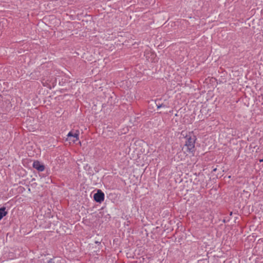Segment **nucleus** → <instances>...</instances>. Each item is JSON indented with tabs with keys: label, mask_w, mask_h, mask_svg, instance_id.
Instances as JSON below:
<instances>
[{
	"label": "nucleus",
	"mask_w": 263,
	"mask_h": 263,
	"mask_svg": "<svg viewBox=\"0 0 263 263\" xmlns=\"http://www.w3.org/2000/svg\"><path fill=\"white\" fill-rule=\"evenodd\" d=\"M186 141L185 146L187 147V151L193 153L195 151V144L196 140V137L193 133H189L185 137Z\"/></svg>",
	"instance_id": "1"
},
{
	"label": "nucleus",
	"mask_w": 263,
	"mask_h": 263,
	"mask_svg": "<svg viewBox=\"0 0 263 263\" xmlns=\"http://www.w3.org/2000/svg\"><path fill=\"white\" fill-rule=\"evenodd\" d=\"M93 198L97 202L101 203L104 200V194L101 190H98L94 194Z\"/></svg>",
	"instance_id": "2"
},
{
	"label": "nucleus",
	"mask_w": 263,
	"mask_h": 263,
	"mask_svg": "<svg viewBox=\"0 0 263 263\" xmlns=\"http://www.w3.org/2000/svg\"><path fill=\"white\" fill-rule=\"evenodd\" d=\"M79 132L78 131H76L74 133L72 132H70L67 135V138L69 140L75 142L79 140Z\"/></svg>",
	"instance_id": "3"
},
{
	"label": "nucleus",
	"mask_w": 263,
	"mask_h": 263,
	"mask_svg": "<svg viewBox=\"0 0 263 263\" xmlns=\"http://www.w3.org/2000/svg\"><path fill=\"white\" fill-rule=\"evenodd\" d=\"M32 166L34 168L39 172H43L45 170V166L38 160L34 161L33 163Z\"/></svg>",
	"instance_id": "4"
},
{
	"label": "nucleus",
	"mask_w": 263,
	"mask_h": 263,
	"mask_svg": "<svg viewBox=\"0 0 263 263\" xmlns=\"http://www.w3.org/2000/svg\"><path fill=\"white\" fill-rule=\"evenodd\" d=\"M5 210V207L0 208V220L7 215V212Z\"/></svg>",
	"instance_id": "5"
},
{
	"label": "nucleus",
	"mask_w": 263,
	"mask_h": 263,
	"mask_svg": "<svg viewBox=\"0 0 263 263\" xmlns=\"http://www.w3.org/2000/svg\"><path fill=\"white\" fill-rule=\"evenodd\" d=\"M48 263H55V261H54V259H50L49 261H48Z\"/></svg>",
	"instance_id": "6"
},
{
	"label": "nucleus",
	"mask_w": 263,
	"mask_h": 263,
	"mask_svg": "<svg viewBox=\"0 0 263 263\" xmlns=\"http://www.w3.org/2000/svg\"><path fill=\"white\" fill-rule=\"evenodd\" d=\"M163 106H164V105H163L162 104H161V105H157V107H158V108H160V107H163Z\"/></svg>",
	"instance_id": "7"
},
{
	"label": "nucleus",
	"mask_w": 263,
	"mask_h": 263,
	"mask_svg": "<svg viewBox=\"0 0 263 263\" xmlns=\"http://www.w3.org/2000/svg\"><path fill=\"white\" fill-rule=\"evenodd\" d=\"M259 162H263V159H260L259 160Z\"/></svg>",
	"instance_id": "8"
},
{
	"label": "nucleus",
	"mask_w": 263,
	"mask_h": 263,
	"mask_svg": "<svg viewBox=\"0 0 263 263\" xmlns=\"http://www.w3.org/2000/svg\"><path fill=\"white\" fill-rule=\"evenodd\" d=\"M55 263H60L59 260H58L57 261H56Z\"/></svg>",
	"instance_id": "9"
},
{
	"label": "nucleus",
	"mask_w": 263,
	"mask_h": 263,
	"mask_svg": "<svg viewBox=\"0 0 263 263\" xmlns=\"http://www.w3.org/2000/svg\"><path fill=\"white\" fill-rule=\"evenodd\" d=\"M96 243H99V244L100 243V242H99V241H96Z\"/></svg>",
	"instance_id": "10"
}]
</instances>
